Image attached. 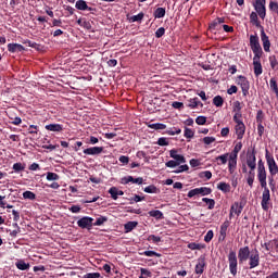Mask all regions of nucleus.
<instances>
[{
	"label": "nucleus",
	"mask_w": 278,
	"mask_h": 278,
	"mask_svg": "<svg viewBox=\"0 0 278 278\" xmlns=\"http://www.w3.org/2000/svg\"><path fill=\"white\" fill-rule=\"evenodd\" d=\"M13 170H15V173H21V170H25V165L22 163H15L13 164Z\"/></svg>",
	"instance_id": "864d4df0"
},
{
	"label": "nucleus",
	"mask_w": 278,
	"mask_h": 278,
	"mask_svg": "<svg viewBox=\"0 0 278 278\" xmlns=\"http://www.w3.org/2000/svg\"><path fill=\"white\" fill-rule=\"evenodd\" d=\"M251 252L249 247L241 248L238 253L239 263L243 264L250 258Z\"/></svg>",
	"instance_id": "f8f14e48"
},
{
	"label": "nucleus",
	"mask_w": 278,
	"mask_h": 278,
	"mask_svg": "<svg viewBox=\"0 0 278 278\" xmlns=\"http://www.w3.org/2000/svg\"><path fill=\"white\" fill-rule=\"evenodd\" d=\"M164 34H166V29H164V27H160L156 31H155V36L157 38H162V36H164Z\"/></svg>",
	"instance_id": "69168bd1"
},
{
	"label": "nucleus",
	"mask_w": 278,
	"mask_h": 278,
	"mask_svg": "<svg viewBox=\"0 0 278 278\" xmlns=\"http://www.w3.org/2000/svg\"><path fill=\"white\" fill-rule=\"evenodd\" d=\"M202 201L208 205V210H214V205H216V202L213 199L203 198Z\"/></svg>",
	"instance_id": "c03bdc74"
},
{
	"label": "nucleus",
	"mask_w": 278,
	"mask_h": 278,
	"mask_svg": "<svg viewBox=\"0 0 278 278\" xmlns=\"http://www.w3.org/2000/svg\"><path fill=\"white\" fill-rule=\"evenodd\" d=\"M142 18H144V13H139V14H137V15H134V16L131 17V21H132V23H136V22H138V21H142Z\"/></svg>",
	"instance_id": "e2e57ef3"
},
{
	"label": "nucleus",
	"mask_w": 278,
	"mask_h": 278,
	"mask_svg": "<svg viewBox=\"0 0 278 278\" xmlns=\"http://www.w3.org/2000/svg\"><path fill=\"white\" fill-rule=\"evenodd\" d=\"M60 179V176L55 173L48 172L47 173V180L48 181H58Z\"/></svg>",
	"instance_id": "79ce46f5"
},
{
	"label": "nucleus",
	"mask_w": 278,
	"mask_h": 278,
	"mask_svg": "<svg viewBox=\"0 0 278 278\" xmlns=\"http://www.w3.org/2000/svg\"><path fill=\"white\" fill-rule=\"evenodd\" d=\"M150 216L155 217L156 219H162L163 218V214L161 213V211H150L149 212Z\"/></svg>",
	"instance_id": "09e8293b"
},
{
	"label": "nucleus",
	"mask_w": 278,
	"mask_h": 278,
	"mask_svg": "<svg viewBox=\"0 0 278 278\" xmlns=\"http://www.w3.org/2000/svg\"><path fill=\"white\" fill-rule=\"evenodd\" d=\"M169 156L180 164H186V157L181 154H177V150L173 149L169 151Z\"/></svg>",
	"instance_id": "6ab92c4d"
},
{
	"label": "nucleus",
	"mask_w": 278,
	"mask_h": 278,
	"mask_svg": "<svg viewBox=\"0 0 278 278\" xmlns=\"http://www.w3.org/2000/svg\"><path fill=\"white\" fill-rule=\"evenodd\" d=\"M269 64H270L271 68L277 67L278 62H277V58L275 55L269 56Z\"/></svg>",
	"instance_id": "680f3d73"
},
{
	"label": "nucleus",
	"mask_w": 278,
	"mask_h": 278,
	"mask_svg": "<svg viewBox=\"0 0 278 278\" xmlns=\"http://www.w3.org/2000/svg\"><path fill=\"white\" fill-rule=\"evenodd\" d=\"M262 248H265L266 251H270L274 248V240H270V241L262 244Z\"/></svg>",
	"instance_id": "052dcab7"
},
{
	"label": "nucleus",
	"mask_w": 278,
	"mask_h": 278,
	"mask_svg": "<svg viewBox=\"0 0 278 278\" xmlns=\"http://www.w3.org/2000/svg\"><path fill=\"white\" fill-rule=\"evenodd\" d=\"M138 226V222H128L124 225L125 233L131 232Z\"/></svg>",
	"instance_id": "c85d7f7f"
},
{
	"label": "nucleus",
	"mask_w": 278,
	"mask_h": 278,
	"mask_svg": "<svg viewBox=\"0 0 278 278\" xmlns=\"http://www.w3.org/2000/svg\"><path fill=\"white\" fill-rule=\"evenodd\" d=\"M83 278H101V274L99 271L87 273L83 276Z\"/></svg>",
	"instance_id": "8fccbe9b"
},
{
	"label": "nucleus",
	"mask_w": 278,
	"mask_h": 278,
	"mask_svg": "<svg viewBox=\"0 0 278 278\" xmlns=\"http://www.w3.org/2000/svg\"><path fill=\"white\" fill-rule=\"evenodd\" d=\"M223 103H225V100H224L223 97H220V96H216V97L213 99V104H214L216 108H223Z\"/></svg>",
	"instance_id": "4c0bfd02"
},
{
	"label": "nucleus",
	"mask_w": 278,
	"mask_h": 278,
	"mask_svg": "<svg viewBox=\"0 0 278 278\" xmlns=\"http://www.w3.org/2000/svg\"><path fill=\"white\" fill-rule=\"evenodd\" d=\"M166 134H167L168 136H176V135L181 134V129L174 127V128H170V129L166 130Z\"/></svg>",
	"instance_id": "de8ad7c7"
},
{
	"label": "nucleus",
	"mask_w": 278,
	"mask_h": 278,
	"mask_svg": "<svg viewBox=\"0 0 278 278\" xmlns=\"http://www.w3.org/2000/svg\"><path fill=\"white\" fill-rule=\"evenodd\" d=\"M269 86H270V90H273V92H275V94H277V97H278L277 79L270 78Z\"/></svg>",
	"instance_id": "ea45409f"
},
{
	"label": "nucleus",
	"mask_w": 278,
	"mask_h": 278,
	"mask_svg": "<svg viewBox=\"0 0 278 278\" xmlns=\"http://www.w3.org/2000/svg\"><path fill=\"white\" fill-rule=\"evenodd\" d=\"M185 138H194V130L186 127L185 128Z\"/></svg>",
	"instance_id": "6e6d98bb"
},
{
	"label": "nucleus",
	"mask_w": 278,
	"mask_h": 278,
	"mask_svg": "<svg viewBox=\"0 0 278 278\" xmlns=\"http://www.w3.org/2000/svg\"><path fill=\"white\" fill-rule=\"evenodd\" d=\"M250 47L254 55H262V46L260 45V37H257V35L250 36Z\"/></svg>",
	"instance_id": "39448f33"
},
{
	"label": "nucleus",
	"mask_w": 278,
	"mask_h": 278,
	"mask_svg": "<svg viewBox=\"0 0 278 278\" xmlns=\"http://www.w3.org/2000/svg\"><path fill=\"white\" fill-rule=\"evenodd\" d=\"M205 266H206V261L204 258H199L195 265L194 273L197 275H202L204 273Z\"/></svg>",
	"instance_id": "aec40b11"
},
{
	"label": "nucleus",
	"mask_w": 278,
	"mask_h": 278,
	"mask_svg": "<svg viewBox=\"0 0 278 278\" xmlns=\"http://www.w3.org/2000/svg\"><path fill=\"white\" fill-rule=\"evenodd\" d=\"M195 123H197V125H205V123H207V117H205V116H198L195 118Z\"/></svg>",
	"instance_id": "4d7b16f0"
},
{
	"label": "nucleus",
	"mask_w": 278,
	"mask_h": 278,
	"mask_svg": "<svg viewBox=\"0 0 278 278\" xmlns=\"http://www.w3.org/2000/svg\"><path fill=\"white\" fill-rule=\"evenodd\" d=\"M188 249H190L192 251H194V250H202V249H204V245H202L200 243L192 242V243L188 244Z\"/></svg>",
	"instance_id": "37998d69"
},
{
	"label": "nucleus",
	"mask_w": 278,
	"mask_h": 278,
	"mask_svg": "<svg viewBox=\"0 0 278 278\" xmlns=\"http://www.w3.org/2000/svg\"><path fill=\"white\" fill-rule=\"evenodd\" d=\"M215 160H216V162H219V163H217L218 165H220V164H227V162H228V160H229V153L219 155V156H217Z\"/></svg>",
	"instance_id": "72a5a7b5"
},
{
	"label": "nucleus",
	"mask_w": 278,
	"mask_h": 278,
	"mask_svg": "<svg viewBox=\"0 0 278 278\" xmlns=\"http://www.w3.org/2000/svg\"><path fill=\"white\" fill-rule=\"evenodd\" d=\"M261 40L263 42V48L266 53L270 51V39L266 36V33L264 31V27H262L261 30Z\"/></svg>",
	"instance_id": "4468645a"
},
{
	"label": "nucleus",
	"mask_w": 278,
	"mask_h": 278,
	"mask_svg": "<svg viewBox=\"0 0 278 278\" xmlns=\"http://www.w3.org/2000/svg\"><path fill=\"white\" fill-rule=\"evenodd\" d=\"M8 51H10V53H21L22 51H25V47H23L21 43H9Z\"/></svg>",
	"instance_id": "412c9836"
},
{
	"label": "nucleus",
	"mask_w": 278,
	"mask_h": 278,
	"mask_svg": "<svg viewBox=\"0 0 278 278\" xmlns=\"http://www.w3.org/2000/svg\"><path fill=\"white\" fill-rule=\"evenodd\" d=\"M76 10H81V11H86L88 10L89 12H92V8L88 7V3H86L85 0H78L76 1Z\"/></svg>",
	"instance_id": "4be33fe9"
},
{
	"label": "nucleus",
	"mask_w": 278,
	"mask_h": 278,
	"mask_svg": "<svg viewBox=\"0 0 278 278\" xmlns=\"http://www.w3.org/2000/svg\"><path fill=\"white\" fill-rule=\"evenodd\" d=\"M268 201H270V190L264 189L262 197V207L263 210H268Z\"/></svg>",
	"instance_id": "a211bd4d"
},
{
	"label": "nucleus",
	"mask_w": 278,
	"mask_h": 278,
	"mask_svg": "<svg viewBox=\"0 0 278 278\" xmlns=\"http://www.w3.org/2000/svg\"><path fill=\"white\" fill-rule=\"evenodd\" d=\"M249 260L250 269H254L260 266V253L256 249L254 250V253L249 256Z\"/></svg>",
	"instance_id": "9b49d317"
},
{
	"label": "nucleus",
	"mask_w": 278,
	"mask_h": 278,
	"mask_svg": "<svg viewBox=\"0 0 278 278\" xmlns=\"http://www.w3.org/2000/svg\"><path fill=\"white\" fill-rule=\"evenodd\" d=\"M237 166H238V155L230 154L228 160V170L230 175H233V173H236Z\"/></svg>",
	"instance_id": "ddd939ff"
},
{
	"label": "nucleus",
	"mask_w": 278,
	"mask_h": 278,
	"mask_svg": "<svg viewBox=\"0 0 278 278\" xmlns=\"http://www.w3.org/2000/svg\"><path fill=\"white\" fill-rule=\"evenodd\" d=\"M232 121L236 123V125L244 124V122H242V113H235Z\"/></svg>",
	"instance_id": "a19ab883"
},
{
	"label": "nucleus",
	"mask_w": 278,
	"mask_h": 278,
	"mask_svg": "<svg viewBox=\"0 0 278 278\" xmlns=\"http://www.w3.org/2000/svg\"><path fill=\"white\" fill-rule=\"evenodd\" d=\"M140 255H144V256H148V257H160L161 255L157 254L156 252L154 251H144L143 253H140Z\"/></svg>",
	"instance_id": "603ef678"
},
{
	"label": "nucleus",
	"mask_w": 278,
	"mask_h": 278,
	"mask_svg": "<svg viewBox=\"0 0 278 278\" xmlns=\"http://www.w3.org/2000/svg\"><path fill=\"white\" fill-rule=\"evenodd\" d=\"M237 84L238 86H240L243 97H247L249 94V89L251 88V85L249 84L247 77L238 76Z\"/></svg>",
	"instance_id": "1a4fd4ad"
},
{
	"label": "nucleus",
	"mask_w": 278,
	"mask_h": 278,
	"mask_svg": "<svg viewBox=\"0 0 278 278\" xmlns=\"http://www.w3.org/2000/svg\"><path fill=\"white\" fill-rule=\"evenodd\" d=\"M142 181H144V179L142 177L134 178V176H126V177L122 178V184H124V185L131 182V184H138L140 186V185H142Z\"/></svg>",
	"instance_id": "f3484780"
},
{
	"label": "nucleus",
	"mask_w": 278,
	"mask_h": 278,
	"mask_svg": "<svg viewBox=\"0 0 278 278\" xmlns=\"http://www.w3.org/2000/svg\"><path fill=\"white\" fill-rule=\"evenodd\" d=\"M109 194H111V197L114 199V201H116V199H118V197H123V194H125V193L122 190H118V188L112 187L109 190Z\"/></svg>",
	"instance_id": "5701e85b"
},
{
	"label": "nucleus",
	"mask_w": 278,
	"mask_h": 278,
	"mask_svg": "<svg viewBox=\"0 0 278 278\" xmlns=\"http://www.w3.org/2000/svg\"><path fill=\"white\" fill-rule=\"evenodd\" d=\"M24 199H28L29 201H34V199H36V193L31 192V191H25L23 193Z\"/></svg>",
	"instance_id": "49530a36"
},
{
	"label": "nucleus",
	"mask_w": 278,
	"mask_h": 278,
	"mask_svg": "<svg viewBox=\"0 0 278 278\" xmlns=\"http://www.w3.org/2000/svg\"><path fill=\"white\" fill-rule=\"evenodd\" d=\"M155 18H164L166 16V9L164 8H157L154 12Z\"/></svg>",
	"instance_id": "473e14b6"
},
{
	"label": "nucleus",
	"mask_w": 278,
	"mask_h": 278,
	"mask_svg": "<svg viewBox=\"0 0 278 278\" xmlns=\"http://www.w3.org/2000/svg\"><path fill=\"white\" fill-rule=\"evenodd\" d=\"M165 166H166L167 168H177V166H181V164L178 163L177 161L170 160V161H168V162L165 163Z\"/></svg>",
	"instance_id": "a18cd8bd"
},
{
	"label": "nucleus",
	"mask_w": 278,
	"mask_h": 278,
	"mask_svg": "<svg viewBox=\"0 0 278 278\" xmlns=\"http://www.w3.org/2000/svg\"><path fill=\"white\" fill-rule=\"evenodd\" d=\"M254 9L257 12L260 18H266V0H254Z\"/></svg>",
	"instance_id": "423d86ee"
},
{
	"label": "nucleus",
	"mask_w": 278,
	"mask_h": 278,
	"mask_svg": "<svg viewBox=\"0 0 278 278\" xmlns=\"http://www.w3.org/2000/svg\"><path fill=\"white\" fill-rule=\"evenodd\" d=\"M157 144H159V147H168V142H167L166 138H164V137L159 138Z\"/></svg>",
	"instance_id": "0e129e2a"
},
{
	"label": "nucleus",
	"mask_w": 278,
	"mask_h": 278,
	"mask_svg": "<svg viewBox=\"0 0 278 278\" xmlns=\"http://www.w3.org/2000/svg\"><path fill=\"white\" fill-rule=\"evenodd\" d=\"M250 23H252V25H255V27H260L262 29V24H260V20L257 18V13L252 12L250 14Z\"/></svg>",
	"instance_id": "a878e982"
},
{
	"label": "nucleus",
	"mask_w": 278,
	"mask_h": 278,
	"mask_svg": "<svg viewBox=\"0 0 278 278\" xmlns=\"http://www.w3.org/2000/svg\"><path fill=\"white\" fill-rule=\"evenodd\" d=\"M225 23V17H217L213 23L210 25V29H220V25Z\"/></svg>",
	"instance_id": "b1692460"
},
{
	"label": "nucleus",
	"mask_w": 278,
	"mask_h": 278,
	"mask_svg": "<svg viewBox=\"0 0 278 278\" xmlns=\"http://www.w3.org/2000/svg\"><path fill=\"white\" fill-rule=\"evenodd\" d=\"M200 177H205V179H212V172L205 170L200 174Z\"/></svg>",
	"instance_id": "774afa93"
},
{
	"label": "nucleus",
	"mask_w": 278,
	"mask_h": 278,
	"mask_svg": "<svg viewBox=\"0 0 278 278\" xmlns=\"http://www.w3.org/2000/svg\"><path fill=\"white\" fill-rule=\"evenodd\" d=\"M187 105L188 108H191V110H194V108H199V105L203 108V104L201 103V101H199V98L189 99Z\"/></svg>",
	"instance_id": "393cba45"
},
{
	"label": "nucleus",
	"mask_w": 278,
	"mask_h": 278,
	"mask_svg": "<svg viewBox=\"0 0 278 278\" xmlns=\"http://www.w3.org/2000/svg\"><path fill=\"white\" fill-rule=\"evenodd\" d=\"M148 127L150 129H155L157 130H162V129H166V125L165 124H161V123H156V124H148Z\"/></svg>",
	"instance_id": "e433bc0d"
},
{
	"label": "nucleus",
	"mask_w": 278,
	"mask_h": 278,
	"mask_svg": "<svg viewBox=\"0 0 278 278\" xmlns=\"http://www.w3.org/2000/svg\"><path fill=\"white\" fill-rule=\"evenodd\" d=\"M94 218L84 216L77 220V226L81 229L91 230L93 227Z\"/></svg>",
	"instance_id": "6e6552de"
},
{
	"label": "nucleus",
	"mask_w": 278,
	"mask_h": 278,
	"mask_svg": "<svg viewBox=\"0 0 278 278\" xmlns=\"http://www.w3.org/2000/svg\"><path fill=\"white\" fill-rule=\"evenodd\" d=\"M0 205L3 210H5V207L8 210H10V207H12L10 204H8V202H5V197L0 195Z\"/></svg>",
	"instance_id": "5fc2aeb1"
},
{
	"label": "nucleus",
	"mask_w": 278,
	"mask_h": 278,
	"mask_svg": "<svg viewBox=\"0 0 278 278\" xmlns=\"http://www.w3.org/2000/svg\"><path fill=\"white\" fill-rule=\"evenodd\" d=\"M247 166L250 168V173H255V168H257V159L255 157V149L248 150L247 152Z\"/></svg>",
	"instance_id": "f03ea898"
},
{
	"label": "nucleus",
	"mask_w": 278,
	"mask_h": 278,
	"mask_svg": "<svg viewBox=\"0 0 278 278\" xmlns=\"http://www.w3.org/2000/svg\"><path fill=\"white\" fill-rule=\"evenodd\" d=\"M232 112L235 114H242V105L240 104V101H235L232 104Z\"/></svg>",
	"instance_id": "f704fd0d"
},
{
	"label": "nucleus",
	"mask_w": 278,
	"mask_h": 278,
	"mask_svg": "<svg viewBox=\"0 0 278 278\" xmlns=\"http://www.w3.org/2000/svg\"><path fill=\"white\" fill-rule=\"evenodd\" d=\"M213 238H214V231L213 230H208L206 232V235L204 236V241L206 243H210L213 240Z\"/></svg>",
	"instance_id": "3c124183"
},
{
	"label": "nucleus",
	"mask_w": 278,
	"mask_h": 278,
	"mask_svg": "<svg viewBox=\"0 0 278 278\" xmlns=\"http://www.w3.org/2000/svg\"><path fill=\"white\" fill-rule=\"evenodd\" d=\"M207 194H212V189L207 187L195 188L188 192L189 199L193 197H205Z\"/></svg>",
	"instance_id": "0eeeda50"
},
{
	"label": "nucleus",
	"mask_w": 278,
	"mask_h": 278,
	"mask_svg": "<svg viewBox=\"0 0 278 278\" xmlns=\"http://www.w3.org/2000/svg\"><path fill=\"white\" fill-rule=\"evenodd\" d=\"M15 266L17 267V269L20 270H28L30 268L29 263H25V261L20 260L15 263Z\"/></svg>",
	"instance_id": "bb28decb"
},
{
	"label": "nucleus",
	"mask_w": 278,
	"mask_h": 278,
	"mask_svg": "<svg viewBox=\"0 0 278 278\" xmlns=\"http://www.w3.org/2000/svg\"><path fill=\"white\" fill-rule=\"evenodd\" d=\"M257 179L260 181L261 188H268L266 182V166L262 160H260L257 163Z\"/></svg>",
	"instance_id": "f257e3e1"
},
{
	"label": "nucleus",
	"mask_w": 278,
	"mask_h": 278,
	"mask_svg": "<svg viewBox=\"0 0 278 278\" xmlns=\"http://www.w3.org/2000/svg\"><path fill=\"white\" fill-rule=\"evenodd\" d=\"M235 130H236L238 140H242V138H244V134L247 131V126L244 124H236Z\"/></svg>",
	"instance_id": "2eb2a0df"
},
{
	"label": "nucleus",
	"mask_w": 278,
	"mask_h": 278,
	"mask_svg": "<svg viewBox=\"0 0 278 278\" xmlns=\"http://www.w3.org/2000/svg\"><path fill=\"white\" fill-rule=\"evenodd\" d=\"M85 155H101L103 147L87 148L84 150Z\"/></svg>",
	"instance_id": "dca6fc26"
},
{
	"label": "nucleus",
	"mask_w": 278,
	"mask_h": 278,
	"mask_svg": "<svg viewBox=\"0 0 278 278\" xmlns=\"http://www.w3.org/2000/svg\"><path fill=\"white\" fill-rule=\"evenodd\" d=\"M229 226H230V222L229 220L224 222L220 225L219 235L227 236V230H228Z\"/></svg>",
	"instance_id": "c756f323"
},
{
	"label": "nucleus",
	"mask_w": 278,
	"mask_h": 278,
	"mask_svg": "<svg viewBox=\"0 0 278 278\" xmlns=\"http://www.w3.org/2000/svg\"><path fill=\"white\" fill-rule=\"evenodd\" d=\"M46 129L48 131H63L64 128L60 124H49L46 125Z\"/></svg>",
	"instance_id": "cd10ccee"
},
{
	"label": "nucleus",
	"mask_w": 278,
	"mask_h": 278,
	"mask_svg": "<svg viewBox=\"0 0 278 278\" xmlns=\"http://www.w3.org/2000/svg\"><path fill=\"white\" fill-rule=\"evenodd\" d=\"M109 220V218L106 216H99L96 218V222H92L93 226H103L104 223H106Z\"/></svg>",
	"instance_id": "2f4dec72"
},
{
	"label": "nucleus",
	"mask_w": 278,
	"mask_h": 278,
	"mask_svg": "<svg viewBox=\"0 0 278 278\" xmlns=\"http://www.w3.org/2000/svg\"><path fill=\"white\" fill-rule=\"evenodd\" d=\"M144 192H147L148 194H157V192H160V190L154 185H150L144 188Z\"/></svg>",
	"instance_id": "c9c22d12"
},
{
	"label": "nucleus",
	"mask_w": 278,
	"mask_h": 278,
	"mask_svg": "<svg viewBox=\"0 0 278 278\" xmlns=\"http://www.w3.org/2000/svg\"><path fill=\"white\" fill-rule=\"evenodd\" d=\"M247 181L250 188H253V182L255 181V172L248 173Z\"/></svg>",
	"instance_id": "58836bf2"
},
{
	"label": "nucleus",
	"mask_w": 278,
	"mask_h": 278,
	"mask_svg": "<svg viewBox=\"0 0 278 278\" xmlns=\"http://www.w3.org/2000/svg\"><path fill=\"white\" fill-rule=\"evenodd\" d=\"M217 188L218 190H222V192H231V186L227 182H219Z\"/></svg>",
	"instance_id": "7c9ffc66"
},
{
	"label": "nucleus",
	"mask_w": 278,
	"mask_h": 278,
	"mask_svg": "<svg viewBox=\"0 0 278 278\" xmlns=\"http://www.w3.org/2000/svg\"><path fill=\"white\" fill-rule=\"evenodd\" d=\"M149 242H153V243H159V242H161V238L160 237H156V236H154V235H150L149 237H148V239H147Z\"/></svg>",
	"instance_id": "13d9d810"
},
{
	"label": "nucleus",
	"mask_w": 278,
	"mask_h": 278,
	"mask_svg": "<svg viewBox=\"0 0 278 278\" xmlns=\"http://www.w3.org/2000/svg\"><path fill=\"white\" fill-rule=\"evenodd\" d=\"M265 159L271 177H275V175H277L278 173V165L277 162H275V157L270 155V152H268V150L265 151Z\"/></svg>",
	"instance_id": "7ed1b4c3"
},
{
	"label": "nucleus",
	"mask_w": 278,
	"mask_h": 278,
	"mask_svg": "<svg viewBox=\"0 0 278 278\" xmlns=\"http://www.w3.org/2000/svg\"><path fill=\"white\" fill-rule=\"evenodd\" d=\"M269 10H271V12H276V14H278V3L275 1H270L269 2Z\"/></svg>",
	"instance_id": "bf43d9fd"
},
{
	"label": "nucleus",
	"mask_w": 278,
	"mask_h": 278,
	"mask_svg": "<svg viewBox=\"0 0 278 278\" xmlns=\"http://www.w3.org/2000/svg\"><path fill=\"white\" fill-rule=\"evenodd\" d=\"M228 267L230 268V274L236 276L238 274V258L235 251L228 253Z\"/></svg>",
	"instance_id": "20e7f679"
},
{
	"label": "nucleus",
	"mask_w": 278,
	"mask_h": 278,
	"mask_svg": "<svg viewBox=\"0 0 278 278\" xmlns=\"http://www.w3.org/2000/svg\"><path fill=\"white\" fill-rule=\"evenodd\" d=\"M262 55H254L253 58V66H254V75L255 77H260L264 71L262 70V62L260 61Z\"/></svg>",
	"instance_id": "9d476101"
},
{
	"label": "nucleus",
	"mask_w": 278,
	"mask_h": 278,
	"mask_svg": "<svg viewBox=\"0 0 278 278\" xmlns=\"http://www.w3.org/2000/svg\"><path fill=\"white\" fill-rule=\"evenodd\" d=\"M203 142H204V144H212V142H216V138H214V137H204Z\"/></svg>",
	"instance_id": "338daca9"
}]
</instances>
